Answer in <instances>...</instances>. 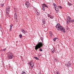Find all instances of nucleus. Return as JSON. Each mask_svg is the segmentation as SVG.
I'll return each mask as SVG.
<instances>
[{
  "mask_svg": "<svg viewBox=\"0 0 74 74\" xmlns=\"http://www.w3.org/2000/svg\"><path fill=\"white\" fill-rule=\"evenodd\" d=\"M56 59H55V60H54V61H55V62H56Z\"/></svg>",
  "mask_w": 74,
  "mask_h": 74,
  "instance_id": "nucleus-34",
  "label": "nucleus"
},
{
  "mask_svg": "<svg viewBox=\"0 0 74 74\" xmlns=\"http://www.w3.org/2000/svg\"><path fill=\"white\" fill-rule=\"evenodd\" d=\"M43 45H44V44L42 42H39L37 43V44L35 46V49L37 51V50L39 48V51L40 52H42V49L41 48L43 47Z\"/></svg>",
  "mask_w": 74,
  "mask_h": 74,
  "instance_id": "nucleus-1",
  "label": "nucleus"
},
{
  "mask_svg": "<svg viewBox=\"0 0 74 74\" xmlns=\"http://www.w3.org/2000/svg\"><path fill=\"white\" fill-rule=\"evenodd\" d=\"M13 26V25L12 24H11L10 25V27H12Z\"/></svg>",
  "mask_w": 74,
  "mask_h": 74,
  "instance_id": "nucleus-28",
  "label": "nucleus"
},
{
  "mask_svg": "<svg viewBox=\"0 0 74 74\" xmlns=\"http://www.w3.org/2000/svg\"><path fill=\"white\" fill-rule=\"evenodd\" d=\"M56 74H60V73L59 72L57 71L56 72Z\"/></svg>",
  "mask_w": 74,
  "mask_h": 74,
  "instance_id": "nucleus-30",
  "label": "nucleus"
},
{
  "mask_svg": "<svg viewBox=\"0 0 74 74\" xmlns=\"http://www.w3.org/2000/svg\"><path fill=\"white\" fill-rule=\"evenodd\" d=\"M42 10H43V11H45V8L44 7H42Z\"/></svg>",
  "mask_w": 74,
  "mask_h": 74,
  "instance_id": "nucleus-20",
  "label": "nucleus"
},
{
  "mask_svg": "<svg viewBox=\"0 0 74 74\" xmlns=\"http://www.w3.org/2000/svg\"><path fill=\"white\" fill-rule=\"evenodd\" d=\"M34 59H36V60H39V58H38L36 57H34Z\"/></svg>",
  "mask_w": 74,
  "mask_h": 74,
  "instance_id": "nucleus-19",
  "label": "nucleus"
},
{
  "mask_svg": "<svg viewBox=\"0 0 74 74\" xmlns=\"http://www.w3.org/2000/svg\"><path fill=\"white\" fill-rule=\"evenodd\" d=\"M23 36H22V35L21 34H20L19 35V37L20 38H22Z\"/></svg>",
  "mask_w": 74,
  "mask_h": 74,
  "instance_id": "nucleus-18",
  "label": "nucleus"
},
{
  "mask_svg": "<svg viewBox=\"0 0 74 74\" xmlns=\"http://www.w3.org/2000/svg\"><path fill=\"white\" fill-rule=\"evenodd\" d=\"M17 14L16 13H15L14 14V18L16 19V20H17V15H16Z\"/></svg>",
  "mask_w": 74,
  "mask_h": 74,
  "instance_id": "nucleus-12",
  "label": "nucleus"
},
{
  "mask_svg": "<svg viewBox=\"0 0 74 74\" xmlns=\"http://www.w3.org/2000/svg\"><path fill=\"white\" fill-rule=\"evenodd\" d=\"M1 25V24H0V25Z\"/></svg>",
  "mask_w": 74,
  "mask_h": 74,
  "instance_id": "nucleus-36",
  "label": "nucleus"
},
{
  "mask_svg": "<svg viewBox=\"0 0 74 74\" xmlns=\"http://www.w3.org/2000/svg\"><path fill=\"white\" fill-rule=\"evenodd\" d=\"M49 34L51 37L53 36V34L51 31H49Z\"/></svg>",
  "mask_w": 74,
  "mask_h": 74,
  "instance_id": "nucleus-11",
  "label": "nucleus"
},
{
  "mask_svg": "<svg viewBox=\"0 0 74 74\" xmlns=\"http://www.w3.org/2000/svg\"><path fill=\"white\" fill-rule=\"evenodd\" d=\"M1 7H3L4 6V4L3 3L1 5Z\"/></svg>",
  "mask_w": 74,
  "mask_h": 74,
  "instance_id": "nucleus-26",
  "label": "nucleus"
},
{
  "mask_svg": "<svg viewBox=\"0 0 74 74\" xmlns=\"http://www.w3.org/2000/svg\"><path fill=\"white\" fill-rule=\"evenodd\" d=\"M53 5L54 6V8H56V7H58L56 5L55 3H53Z\"/></svg>",
  "mask_w": 74,
  "mask_h": 74,
  "instance_id": "nucleus-15",
  "label": "nucleus"
},
{
  "mask_svg": "<svg viewBox=\"0 0 74 74\" xmlns=\"http://www.w3.org/2000/svg\"><path fill=\"white\" fill-rule=\"evenodd\" d=\"M12 27H10V29H9L10 32H11V30H12Z\"/></svg>",
  "mask_w": 74,
  "mask_h": 74,
  "instance_id": "nucleus-24",
  "label": "nucleus"
},
{
  "mask_svg": "<svg viewBox=\"0 0 74 74\" xmlns=\"http://www.w3.org/2000/svg\"><path fill=\"white\" fill-rule=\"evenodd\" d=\"M55 38L56 39H56H58V38Z\"/></svg>",
  "mask_w": 74,
  "mask_h": 74,
  "instance_id": "nucleus-35",
  "label": "nucleus"
},
{
  "mask_svg": "<svg viewBox=\"0 0 74 74\" xmlns=\"http://www.w3.org/2000/svg\"><path fill=\"white\" fill-rule=\"evenodd\" d=\"M55 9L56 11H59V7H57L56 8H55Z\"/></svg>",
  "mask_w": 74,
  "mask_h": 74,
  "instance_id": "nucleus-10",
  "label": "nucleus"
},
{
  "mask_svg": "<svg viewBox=\"0 0 74 74\" xmlns=\"http://www.w3.org/2000/svg\"><path fill=\"white\" fill-rule=\"evenodd\" d=\"M36 14L37 15H40V12H38L37 11H36Z\"/></svg>",
  "mask_w": 74,
  "mask_h": 74,
  "instance_id": "nucleus-14",
  "label": "nucleus"
},
{
  "mask_svg": "<svg viewBox=\"0 0 74 74\" xmlns=\"http://www.w3.org/2000/svg\"><path fill=\"white\" fill-rule=\"evenodd\" d=\"M66 65V66L67 67H70V66H71V62H70V61H69L67 62Z\"/></svg>",
  "mask_w": 74,
  "mask_h": 74,
  "instance_id": "nucleus-6",
  "label": "nucleus"
},
{
  "mask_svg": "<svg viewBox=\"0 0 74 74\" xmlns=\"http://www.w3.org/2000/svg\"><path fill=\"white\" fill-rule=\"evenodd\" d=\"M47 16L48 17H49V18H50L51 19H53V16H51V15L50 14H48Z\"/></svg>",
  "mask_w": 74,
  "mask_h": 74,
  "instance_id": "nucleus-9",
  "label": "nucleus"
},
{
  "mask_svg": "<svg viewBox=\"0 0 74 74\" xmlns=\"http://www.w3.org/2000/svg\"><path fill=\"white\" fill-rule=\"evenodd\" d=\"M46 4H45V3H43L42 4V7H45V5Z\"/></svg>",
  "mask_w": 74,
  "mask_h": 74,
  "instance_id": "nucleus-23",
  "label": "nucleus"
},
{
  "mask_svg": "<svg viewBox=\"0 0 74 74\" xmlns=\"http://www.w3.org/2000/svg\"><path fill=\"white\" fill-rule=\"evenodd\" d=\"M56 39L55 38H53V40L54 41H56Z\"/></svg>",
  "mask_w": 74,
  "mask_h": 74,
  "instance_id": "nucleus-27",
  "label": "nucleus"
},
{
  "mask_svg": "<svg viewBox=\"0 0 74 74\" xmlns=\"http://www.w3.org/2000/svg\"><path fill=\"white\" fill-rule=\"evenodd\" d=\"M9 59H13V54L10 52L8 53Z\"/></svg>",
  "mask_w": 74,
  "mask_h": 74,
  "instance_id": "nucleus-5",
  "label": "nucleus"
},
{
  "mask_svg": "<svg viewBox=\"0 0 74 74\" xmlns=\"http://www.w3.org/2000/svg\"><path fill=\"white\" fill-rule=\"evenodd\" d=\"M71 22L74 23V20L73 19L72 20L70 16H67L66 18V23L67 24H69V23H70Z\"/></svg>",
  "mask_w": 74,
  "mask_h": 74,
  "instance_id": "nucleus-3",
  "label": "nucleus"
},
{
  "mask_svg": "<svg viewBox=\"0 0 74 74\" xmlns=\"http://www.w3.org/2000/svg\"><path fill=\"white\" fill-rule=\"evenodd\" d=\"M45 7H47V8H48V5H45Z\"/></svg>",
  "mask_w": 74,
  "mask_h": 74,
  "instance_id": "nucleus-31",
  "label": "nucleus"
},
{
  "mask_svg": "<svg viewBox=\"0 0 74 74\" xmlns=\"http://www.w3.org/2000/svg\"><path fill=\"white\" fill-rule=\"evenodd\" d=\"M51 51L52 53H54L55 51V48H54L51 49Z\"/></svg>",
  "mask_w": 74,
  "mask_h": 74,
  "instance_id": "nucleus-13",
  "label": "nucleus"
},
{
  "mask_svg": "<svg viewBox=\"0 0 74 74\" xmlns=\"http://www.w3.org/2000/svg\"><path fill=\"white\" fill-rule=\"evenodd\" d=\"M21 74H26V73L25 72H23Z\"/></svg>",
  "mask_w": 74,
  "mask_h": 74,
  "instance_id": "nucleus-25",
  "label": "nucleus"
},
{
  "mask_svg": "<svg viewBox=\"0 0 74 74\" xmlns=\"http://www.w3.org/2000/svg\"><path fill=\"white\" fill-rule=\"evenodd\" d=\"M3 51H6V49L5 48L4 49H3Z\"/></svg>",
  "mask_w": 74,
  "mask_h": 74,
  "instance_id": "nucleus-32",
  "label": "nucleus"
},
{
  "mask_svg": "<svg viewBox=\"0 0 74 74\" xmlns=\"http://www.w3.org/2000/svg\"><path fill=\"white\" fill-rule=\"evenodd\" d=\"M29 2L28 1H26L25 3V5L27 8H29Z\"/></svg>",
  "mask_w": 74,
  "mask_h": 74,
  "instance_id": "nucleus-8",
  "label": "nucleus"
},
{
  "mask_svg": "<svg viewBox=\"0 0 74 74\" xmlns=\"http://www.w3.org/2000/svg\"><path fill=\"white\" fill-rule=\"evenodd\" d=\"M21 30L22 32L23 33H26L25 31L23 30V29H21Z\"/></svg>",
  "mask_w": 74,
  "mask_h": 74,
  "instance_id": "nucleus-16",
  "label": "nucleus"
},
{
  "mask_svg": "<svg viewBox=\"0 0 74 74\" xmlns=\"http://www.w3.org/2000/svg\"><path fill=\"white\" fill-rule=\"evenodd\" d=\"M68 5H69V6H71V5H73V4H71V3H69Z\"/></svg>",
  "mask_w": 74,
  "mask_h": 74,
  "instance_id": "nucleus-21",
  "label": "nucleus"
},
{
  "mask_svg": "<svg viewBox=\"0 0 74 74\" xmlns=\"http://www.w3.org/2000/svg\"><path fill=\"white\" fill-rule=\"evenodd\" d=\"M10 8L9 6H8L6 7V10H5V13L7 15H8V16H9V14H10Z\"/></svg>",
  "mask_w": 74,
  "mask_h": 74,
  "instance_id": "nucleus-4",
  "label": "nucleus"
},
{
  "mask_svg": "<svg viewBox=\"0 0 74 74\" xmlns=\"http://www.w3.org/2000/svg\"><path fill=\"white\" fill-rule=\"evenodd\" d=\"M29 63L30 64V66L32 67H33V66H34V62L31 61L30 62H29Z\"/></svg>",
  "mask_w": 74,
  "mask_h": 74,
  "instance_id": "nucleus-7",
  "label": "nucleus"
},
{
  "mask_svg": "<svg viewBox=\"0 0 74 74\" xmlns=\"http://www.w3.org/2000/svg\"><path fill=\"white\" fill-rule=\"evenodd\" d=\"M42 22L45 25V21L44 20H42Z\"/></svg>",
  "mask_w": 74,
  "mask_h": 74,
  "instance_id": "nucleus-17",
  "label": "nucleus"
},
{
  "mask_svg": "<svg viewBox=\"0 0 74 74\" xmlns=\"http://www.w3.org/2000/svg\"><path fill=\"white\" fill-rule=\"evenodd\" d=\"M58 7H59V8H60V9H62V6H58Z\"/></svg>",
  "mask_w": 74,
  "mask_h": 74,
  "instance_id": "nucleus-22",
  "label": "nucleus"
},
{
  "mask_svg": "<svg viewBox=\"0 0 74 74\" xmlns=\"http://www.w3.org/2000/svg\"><path fill=\"white\" fill-rule=\"evenodd\" d=\"M56 27L57 30H60L63 33L66 32L65 28L63 26L60 25L59 23H58L56 26Z\"/></svg>",
  "mask_w": 74,
  "mask_h": 74,
  "instance_id": "nucleus-2",
  "label": "nucleus"
},
{
  "mask_svg": "<svg viewBox=\"0 0 74 74\" xmlns=\"http://www.w3.org/2000/svg\"><path fill=\"white\" fill-rule=\"evenodd\" d=\"M40 39H41V40H42V41H43V38L42 37H41L40 38Z\"/></svg>",
  "mask_w": 74,
  "mask_h": 74,
  "instance_id": "nucleus-29",
  "label": "nucleus"
},
{
  "mask_svg": "<svg viewBox=\"0 0 74 74\" xmlns=\"http://www.w3.org/2000/svg\"><path fill=\"white\" fill-rule=\"evenodd\" d=\"M1 29V25H0V30Z\"/></svg>",
  "mask_w": 74,
  "mask_h": 74,
  "instance_id": "nucleus-33",
  "label": "nucleus"
}]
</instances>
